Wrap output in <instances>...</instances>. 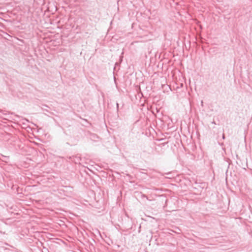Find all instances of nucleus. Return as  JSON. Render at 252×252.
Returning a JSON list of instances; mask_svg holds the SVG:
<instances>
[{"instance_id": "2", "label": "nucleus", "mask_w": 252, "mask_h": 252, "mask_svg": "<svg viewBox=\"0 0 252 252\" xmlns=\"http://www.w3.org/2000/svg\"><path fill=\"white\" fill-rule=\"evenodd\" d=\"M201 105H202V106H203V101H202V100L201 101Z\"/></svg>"}, {"instance_id": "1", "label": "nucleus", "mask_w": 252, "mask_h": 252, "mask_svg": "<svg viewBox=\"0 0 252 252\" xmlns=\"http://www.w3.org/2000/svg\"><path fill=\"white\" fill-rule=\"evenodd\" d=\"M118 107H119V104L118 103H117V109H118Z\"/></svg>"}]
</instances>
